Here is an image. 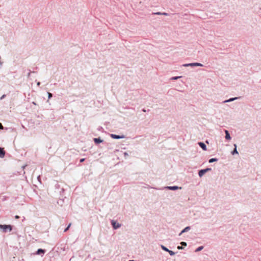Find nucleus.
<instances>
[{
	"label": "nucleus",
	"mask_w": 261,
	"mask_h": 261,
	"mask_svg": "<svg viewBox=\"0 0 261 261\" xmlns=\"http://www.w3.org/2000/svg\"><path fill=\"white\" fill-rule=\"evenodd\" d=\"M0 228L3 230V232H6L8 230L11 231L12 227L9 225H0Z\"/></svg>",
	"instance_id": "f257e3e1"
},
{
	"label": "nucleus",
	"mask_w": 261,
	"mask_h": 261,
	"mask_svg": "<svg viewBox=\"0 0 261 261\" xmlns=\"http://www.w3.org/2000/svg\"><path fill=\"white\" fill-rule=\"evenodd\" d=\"M211 170V168H206L205 169L201 170L199 171L198 174L200 177H202L205 173L208 171H210Z\"/></svg>",
	"instance_id": "f03ea898"
},
{
	"label": "nucleus",
	"mask_w": 261,
	"mask_h": 261,
	"mask_svg": "<svg viewBox=\"0 0 261 261\" xmlns=\"http://www.w3.org/2000/svg\"><path fill=\"white\" fill-rule=\"evenodd\" d=\"M240 98V97H235L230 98H229L228 99H227V100H225L223 101L222 102L223 103H226V102H231V101H234L235 100L238 99Z\"/></svg>",
	"instance_id": "7ed1b4c3"
},
{
	"label": "nucleus",
	"mask_w": 261,
	"mask_h": 261,
	"mask_svg": "<svg viewBox=\"0 0 261 261\" xmlns=\"http://www.w3.org/2000/svg\"><path fill=\"white\" fill-rule=\"evenodd\" d=\"M112 225L114 229H117L120 227V225L114 220L112 221Z\"/></svg>",
	"instance_id": "20e7f679"
},
{
	"label": "nucleus",
	"mask_w": 261,
	"mask_h": 261,
	"mask_svg": "<svg viewBox=\"0 0 261 261\" xmlns=\"http://www.w3.org/2000/svg\"><path fill=\"white\" fill-rule=\"evenodd\" d=\"M225 139L226 140H230L231 138L230 136L229 133L227 130H225Z\"/></svg>",
	"instance_id": "39448f33"
},
{
	"label": "nucleus",
	"mask_w": 261,
	"mask_h": 261,
	"mask_svg": "<svg viewBox=\"0 0 261 261\" xmlns=\"http://www.w3.org/2000/svg\"><path fill=\"white\" fill-rule=\"evenodd\" d=\"M184 67H195L196 66V63L184 64L182 65Z\"/></svg>",
	"instance_id": "423d86ee"
},
{
	"label": "nucleus",
	"mask_w": 261,
	"mask_h": 261,
	"mask_svg": "<svg viewBox=\"0 0 261 261\" xmlns=\"http://www.w3.org/2000/svg\"><path fill=\"white\" fill-rule=\"evenodd\" d=\"M111 137L113 139H122V138H124V137L123 136H119V135H114V134H112L111 135Z\"/></svg>",
	"instance_id": "0eeeda50"
},
{
	"label": "nucleus",
	"mask_w": 261,
	"mask_h": 261,
	"mask_svg": "<svg viewBox=\"0 0 261 261\" xmlns=\"http://www.w3.org/2000/svg\"><path fill=\"white\" fill-rule=\"evenodd\" d=\"M233 145L234 146V148L233 150L231 152V154L232 155H234L235 154H238L239 153H238V152L237 151V145L236 144H234Z\"/></svg>",
	"instance_id": "6e6552de"
},
{
	"label": "nucleus",
	"mask_w": 261,
	"mask_h": 261,
	"mask_svg": "<svg viewBox=\"0 0 261 261\" xmlns=\"http://www.w3.org/2000/svg\"><path fill=\"white\" fill-rule=\"evenodd\" d=\"M5 151L3 148H0V157L3 158L5 156Z\"/></svg>",
	"instance_id": "1a4fd4ad"
},
{
	"label": "nucleus",
	"mask_w": 261,
	"mask_h": 261,
	"mask_svg": "<svg viewBox=\"0 0 261 261\" xmlns=\"http://www.w3.org/2000/svg\"><path fill=\"white\" fill-rule=\"evenodd\" d=\"M199 145L204 150H206V145L203 143L199 142Z\"/></svg>",
	"instance_id": "9d476101"
},
{
	"label": "nucleus",
	"mask_w": 261,
	"mask_h": 261,
	"mask_svg": "<svg viewBox=\"0 0 261 261\" xmlns=\"http://www.w3.org/2000/svg\"><path fill=\"white\" fill-rule=\"evenodd\" d=\"M190 227L188 226L186 227L185 228H184L180 233L179 235H181L182 233L185 232L186 231H188L189 230H190Z\"/></svg>",
	"instance_id": "9b49d317"
},
{
	"label": "nucleus",
	"mask_w": 261,
	"mask_h": 261,
	"mask_svg": "<svg viewBox=\"0 0 261 261\" xmlns=\"http://www.w3.org/2000/svg\"><path fill=\"white\" fill-rule=\"evenodd\" d=\"M44 252H45V250H44L42 249H39L37 250L36 254H40L41 253L44 254Z\"/></svg>",
	"instance_id": "f8f14e48"
},
{
	"label": "nucleus",
	"mask_w": 261,
	"mask_h": 261,
	"mask_svg": "<svg viewBox=\"0 0 261 261\" xmlns=\"http://www.w3.org/2000/svg\"><path fill=\"white\" fill-rule=\"evenodd\" d=\"M181 76H173L172 77H171L169 80H177L180 78H181Z\"/></svg>",
	"instance_id": "ddd939ff"
},
{
	"label": "nucleus",
	"mask_w": 261,
	"mask_h": 261,
	"mask_svg": "<svg viewBox=\"0 0 261 261\" xmlns=\"http://www.w3.org/2000/svg\"><path fill=\"white\" fill-rule=\"evenodd\" d=\"M94 141L96 143H99L102 141L100 138H95Z\"/></svg>",
	"instance_id": "4468645a"
},
{
	"label": "nucleus",
	"mask_w": 261,
	"mask_h": 261,
	"mask_svg": "<svg viewBox=\"0 0 261 261\" xmlns=\"http://www.w3.org/2000/svg\"><path fill=\"white\" fill-rule=\"evenodd\" d=\"M168 189H171V190H176L178 189V187H177V186L169 187Z\"/></svg>",
	"instance_id": "2eb2a0df"
},
{
	"label": "nucleus",
	"mask_w": 261,
	"mask_h": 261,
	"mask_svg": "<svg viewBox=\"0 0 261 261\" xmlns=\"http://www.w3.org/2000/svg\"><path fill=\"white\" fill-rule=\"evenodd\" d=\"M202 249H203V246H200L196 249V252L199 251L201 250Z\"/></svg>",
	"instance_id": "dca6fc26"
},
{
	"label": "nucleus",
	"mask_w": 261,
	"mask_h": 261,
	"mask_svg": "<svg viewBox=\"0 0 261 261\" xmlns=\"http://www.w3.org/2000/svg\"><path fill=\"white\" fill-rule=\"evenodd\" d=\"M168 252L170 254V255H173L175 254V253L173 251H171V250H169Z\"/></svg>",
	"instance_id": "f3484780"
},
{
	"label": "nucleus",
	"mask_w": 261,
	"mask_h": 261,
	"mask_svg": "<svg viewBox=\"0 0 261 261\" xmlns=\"http://www.w3.org/2000/svg\"><path fill=\"white\" fill-rule=\"evenodd\" d=\"M196 66H200L202 67L203 66V64L199 63H196Z\"/></svg>",
	"instance_id": "a211bd4d"
},
{
	"label": "nucleus",
	"mask_w": 261,
	"mask_h": 261,
	"mask_svg": "<svg viewBox=\"0 0 261 261\" xmlns=\"http://www.w3.org/2000/svg\"><path fill=\"white\" fill-rule=\"evenodd\" d=\"M71 225V223H70V224L68 225V226H67V227L65 230H64V232L67 231L69 229V228H70V227Z\"/></svg>",
	"instance_id": "6ab92c4d"
},
{
	"label": "nucleus",
	"mask_w": 261,
	"mask_h": 261,
	"mask_svg": "<svg viewBox=\"0 0 261 261\" xmlns=\"http://www.w3.org/2000/svg\"><path fill=\"white\" fill-rule=\"evenodd\" d=\"M162 249H163V250H164L165 251H166L168 252L169 249H167V248H166L165 247H164V246H162Z\"/></svg>",
	"instance_id": "aec40b11"
},
{
	"label": "nucleus",
	"mask_w": 261,
	"mask_h": 261,
	"mask_svg": "<svg viewBox=\"0 0 261 261\" xmlns=\"http://www.w3.org/2000/svg\"><path fill=\"white\" fill-rule=\"evenodd\" d=\"M48 98H50L52 97V94H51V93H50L48 92Z\"/></svg>",
	"instance_id": "412c9836"
},
{
	"label": "nucleus",
	"mask_w": 261,
	"mask_h": 261,
	"mask_svg": "<svg viewBox=\"0 0 261 261\" xmlns=\"http://www.w3.org/2000/svg\"><path fill=\"white\" fill-rule=\"evenodd\" d=\"M181 244L182 245H183V246H187V243H186V242H182L181 243Z\"/></svg>",
	"instance_id": "4be33fe9"
},
{
	"label": "nucleus",
	"mask_w": 261,
	"mask_h": 261,
	"mask_svg": "<svg viewBox=\"0 0 261 261\" xmlns=\"http://www.w3.org/2000/svg\"><path fill=\"white\" fill-rule=\"evenodd\" d=\"M162 15H165V16H168V14L165 12L162 13Z\"/></svg>",
	"instance_id": "5701e85b"
},
{
	"label": "nucleus",
	"mask_w": 261,
	"mask_h": 261,
	"mask_svg": "<svg viewBox=\"0 0 261 261\" xmlns=\"http://www.w3.org/2000/svg\"><path fill=\"white\" fill-rule=\"evenodd\" d=\"M162 13L161 12H156L155 13L156 15H162Z\"/></svg>",
	"instance_id": "b1692460"
},
{
	"label": "nucleus",
	"mask_w": 261,
	"mask_h": 261,
	"mask_svg": "<svg viewBox=\"0 0 261 261\" xmlns=\"http://www.w3.org/2000/svg\"><path fill=\"white\" fill-rule=\"evenodd\" d=\"M218 161L217 159H216V158H213V162H216V161Z\"/></svg>",
	"instance_id": "393cba45"
},
{
	"label": "nucleus",
	"mask_w": 261,
	"mask_h": 261,
	"mask_svg": "<svg viewBox=\"0 0 261 261\" xmlns=\"http://www.w3.org/2000/svg\"><path fill=\"white\" fill-rule=\"evenodd\" d=\"M3 126L2 125V124L0 123V129H3Z\"/></svg>",
	"instance_id": "a878e982"
},
{
	"label": "nucleus",
	"mask_w": 261,
	"mask_h": 261,
	"mask_svg": "<svg viewBox=\"0 0 261 261\" xmlns=\"http://www.w3.org/2000/svg\"><path fill=\"white\" fill-rule=\"evenodd\" d=\"M85 161V159H82L80 160V162H83Z\"/></svg>",
	"instance_id": "bb28decb"
},
{
	"label": "nucleus",
	"mask_w": 261,
	"mask_h": 261,
	"mask_svg": "<svg viewBox=\"0 0 261 261\" xmlns=\"http://www.w3.org/2000/svg\"><path fill=\"white\" fill-rule=\"evenodd\" d=\"M177 248H178V249H182V247L181 246H178V247H177Z\"/></svg>",
	"instance_id": "cd10ccee"
},
{
	"label": "nucleus",
	"mask_w": 261,
	"mask_h": 261,
	"mask_svg": "<svg viewBox=\"0 0 261 261\" xmlns=\"http://www.w3.org/2000/svg\"><path fill=\"white\" fill-rule=\"evenodd\" d=\"M212 162H213L212 159H211L209 160V162L210 163H212Z\"/></svg>",
	"instance_id": "c85d7f7f"
},
{
	"label": "nucleus",
	"mask_w": 261,
	"mask_h": 261,
	"mask_svg": "<svg viewBox=\"0 0 261 261\" xmlns=\"http://www.w3.org/2000/svg\"><path fill=\"white\" fill-rule=\"evenodd\" d=\"M15 218V219H18V218H19V217L18 216L16 215Z\"/></svg>",
	"instance_id": "c756f323"
},
{
	"label": "nucleus",
	"mask_w": 261,
	"mask_h": 261,
	"mask_svg": "<svg viewBox=\"0 0 261 261\" xmlns=\"http://www.w3.org/2000/svg\"><path fill=\"white\" fill-rule=\"evenodd\" d=\"M5 95H3V96H2V97L1 98V99H3V98H4V97H5Z\"/></svg>",
	"instance_id": "7c9ffc66"
},
{
	"label": "nucleus",
	"mask_w": 261,
	"mask_h": 261,
	"mask_svg": "<svg viewBox=\"0 0 261 261\" xmlns=\"http://www.w3.org/2000/svg\"><path fill=\"white\" fill-rule=\"evenodd\" d=\"M40 83H37V85H38V86H39V85H40Z\"/></svg>",
	"instance_id": "2f4dec72"
},
{
	"label": "nucleus",
	"mask_w": 261,
	"mask_h": 261,
	"mask_svg": "<svg viewBox=\"0 0 261 261\" xmlns=\"http://www.w3.org/2000/svg\"><path fill=\"white\" fill-rule=\"evenodd\" d=\"M2 65V63L0 62V66Z\"/></svg>",
	"instance_id": "473e14b6"
},
{
	"label": "nucleus",
	"mask_w": 261,
	"mask_h": 261,
	"mask_svg": "<svg viewBox=\"0 0 261 261\" xmlns=\"http://www.w3.org/2000/svg\"><path fill=\"white\" fill-rule=\"evenodd\" d=\"M260 10H261V8H260Z\"/></svg>",
	"instance_id": "72a5a7b5"
}]
</instances>
